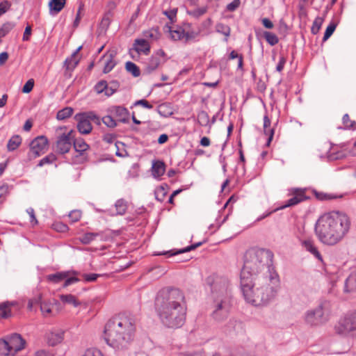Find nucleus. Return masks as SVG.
I'll return each instance as SVG.
<instances>
[{
	"mask_svg": "<svg viewBox=\"0 0 356 356\" xmlns=\"http://www.w3.org/2000/svg\"><path fill=\"white\" fill-rule=\"evenodd\" d=\"M286 62V59L285 58V57L281 56L280 58V60L277 65L276 70L277 72H281L284 69Z\"/></svg>",
	"mask_w": 356,
	"mask_h": 356,
	"instance_id": "obj_64",
	"label": "nucleus"
},
{
	"mask_svg": "<svg viewBox=\"0 0 356 356\" xmlns=\"http://www.w3.org/2000/svg\"><path fill=\"white\" fill-rule=\"evenodd\" d=\"M65 0H51L49 2V12L51 15L58 13L64 7Z\"/></svg>",
	"mask_w": 356,
	"mask_h": 356,
	"instance_id": "obj_22",
	"label": "nucleus"
},
{
	"mask_svg": "<svg viewBox=\"0 0 356 356\" xmlns=\"http://www.w3.org/2000/svg\"><path fill=\"white\" fill-rule=\"evenodd\" d=\"M115 54L113 53L109 54V55H104L102 58H106L104 67L103 70V72L106 74L111 72L113 68L115 66L116 63L114 61Z\"/></svg>",
	"mask_w": 356,
	"mask_h": 356,
	"instance_id": "obj_24",
	"label": "nucleus"
},
{
	"mask_svg": "<svg viewBox=\"0 0 356 356\" xmlns=\"http://www.w3.org/2000/svg\"><path fill=\"white\" fill-rule=\"evenodd\" d=\"M342 120H343V124L346 127H353V124H355V122L354 121H351L350 120V117L348 115V114H345L343 116V118H342Z\"/></svg>",
	"mask_w": 356,
	"mask_h": 356,
	"instance_id": "obj_60",
	"label": "nucleus"
},
{
	"mask_svg": "<svg viewBox=\"0 0 356 356\" xmlns=\"http://www.w3.org/2000/svg\"><path fill=\"white\" fill-rule=\"evenodd\" d=\"M245 300L254 305L264 306L273 301L280 289V280L275 268H270L267 273L255 277V280L241 286Z\"/></svg>",
	"mask_w": 356,
	"mask_h": 356,
	"instance_id": "obj_2",
	"label": "nucleus"
},
{
	"mask_svg": "<svg viewBox=\"0 0 356 356\" xmlns=\"http://www.w3.org/2000/svg\"><path fill=\"white\" fill-rule=\"evenodd\" d=\"M81 217V212L79 210H74L69 214V218L72 222H76L79 220Z\"/></svg>",
	"mask_w": 356,
	"mask_h": 356,
	"instance_id": "obj_51",
	"label": "nucleus"
},
{
	"mask_svg": "<svg viewBox=\"0 0 356 356\" xmlns=\"http://www.w3.org/2000/svg\"><path fill=\"white\" fill-rule=\"evenodd\" d=\"M99 234L98 233L93 232H88L84 234L81 237L79 238L81 243L84 245L90 244L92 241H94L97 236Z\"/></svg>",
	"mask_w": 356,
	"mask_h": 356,
	"instance_id": "obj_38",
	"label": "nucleus"
},
{
	"mask_svg": "<svg viewBox=\"0 0 356 356\" xmlns=\"http://www.w3.org/2000/svg\"><path fill=\"white\" fill-rule=\"evenodd\" d=\"M69 275L70 272L67 271L58 272L54 274L48 275L47 279L49 282L54 283H58L62 280H64L65 278H67L69 276Z\"/></svg>",
	"mask_w": 356,
	"mask_h": 356,
	"instance_id": "obj_25",
	"label": "nucleus"
},
{
	"mask_svg": "<svg viewBox=\"0 0 356 356\" xmlns=\"http://www.w3.org/2000/svg\"><path fill=\"white\" fill-rule=\"evenodd\" d=\"M350 222L348 216L339 211H331L322 215L316 222L315 232L324 244L334 245L348 233Z\"/></svg>",
	"mask_w": 356,
	"mask_h": 356,
	"instance_id": "obj_3",
	"label": "nucleus"
},
{
	"mask_svg": "<svg viewBox=\"0 0 356 356\" xmlns=\"http://www.w3.org/2000/svg\"><path fill=\"white\" fill-rule=\"evenodd\" d=\"M314 193L315 197L318 200H321V201L330 200L335 199L337 197V196L333 195L332 194L325 193L323 192H318L316 191H314Z\"/></svg>",
	"mask_w": 356,
	"mask_h": 356,
	"instance_id": "obj_44",
	"label": "nucleus"
},
{
	"mask_svg": "<svg viewBox=\"0 0 356 356\" xmlns=\"http://www.w3.org/2000/svg\"><path fill=\"white\" fill-rule=\"evenodd\" d=\"M128 204L127 202L124 199L118 200L115 204V214L116 215H124L127 210Z\"/></svg>",
	"mask_w": 356,
	"mask_h": 356,
	"instance_id": "obj_29",
	"label": "nucleus"
},
{
	"mask_svg": "<svg viewBox=\"0 0 356 356\" xmlns=\"http://www.w3.org/2000/svg\"><path fill=\"white\" fill-rule=\"evenodd\" d=\"M264 36L266 42L271 46L275 45L279 42L277 36L273 33L265 31L264 33Z\"/></svg>",
	"mask_w": 356,
	"mask_h": 356,
	"instance_id": "obj_40",
	"label": "nucleus"
},
{
	"mask_svg": "<svg viewBox=\"0 0 356 356\" xmlns=\"http://www.w3.org/2000/svg\"><path fill=\"white\" fill-rule=\"evenodd\" d=\"M6 341L10 349L14 351V355L25 348L26 341L19 334H12Z\"/></svg>",
	"mask_w": 356,
	"mask_h": 356,
	"instance_id": "obj_15",
	"label": "nucleus"
},
{
	"mask_svg": "<svg viewBox=\"0 0 356 356\" xmlns=\"http://www.w3.org/2000/svg\"><path fill=\"white\" fill-rule=\"evenodd\" d=\"M200 34L199 31H185L184 38L186 41H189L195 39Z\"/></svg>",
	"mask_w": 356,
	"mask_h": 356,
	"instance_id": "obj_55",
	"label": "nucleus"
},
{
	"mask_svg": "<svg viewBox=\"0 0 356 356\" xmlns=\"http://www.w3.org/2000/svg\"><path fill=\"white\" fill-rule=\"evenodd\" d=\"M155 198L159 202H163L167 195V191L164 186L157 187L154 191Z\"/></svg>",
	"mask_w": 356,
	"mask_h": 356,
	"instance_id": "obj_41",
	"label": "nucleus"
},
{
	"mask_svg": "<svg viewBox=\"0 0 356 356\" xmlns=\"http://www.w3.org/2000/svg\"><path fill=\"white\" fill-rule=\"evenodd\" d=\"M118 87H119V83L118 81H112L111 83L110 86H108L107 85L106 95L108 97L111 96L113 94L115 93V92L117 90Z\"/></svg>",
	"mask_w": 356,
	"mask_h": 356,
	"instance_id": "obj_48",
	"label": "nucleus"
},
{
	"mask_svg": "<svg viewBox=\"0 0 356 356\" xmlns=\"http://www.w3.org/2000/svg\"><path fill=\"white\" fill-rule=\"evenodd\" d=\"M134 105L135 106H137V105H140L146 108H148V109H151L153 108V106L149 104L147 100L145 99H140V100H138L136 101L135 103H134Z\"/></svg>",
	"mask_w": 356,
	"mask_h": 356,
	"instance_id": "obj_61",
	"label": "nucleus"
},
{
	"mask_svg": "<svg viewBox=\"0 0 356 356\" xmlns=\"http://www.w3.org/2000/svg\"><path fill=\"white\" fill-rule=\"evenodd\" d=\"M337 27V25L334 23H330L328 26L327 27L324 35L323 38V41H326L328 40V38L332 35L334 33L335 29Z\"/></svg>",
	"mask_w": 356,
	"mask_h": 356,
	"instance_id": "obj_46",
	"label": "nucleus"
},
{
	"mask_svg": "<svg viewBox=\"0 0 356 356\" xmlns=\"http://www.w3.org/2000/svg\"><path fill=\"white\" fill-rule=\"evenodd\" d=\"M40 310L42 312V313L46 316L47 314H51V309L50 307V305L49 303H47V302H42L40 301Z\"/></svg>",
	"mask_w": 356,
	"mask_h": 356,
	"instance_id": "obj_53",
	"label": "nucleus"
},
{
	"mask_svg": "<svg viewBox=\"0 0 356 356\" xmlns=\"http://www.w3.org/2000/svg\"><path fill=\"white\" fill-rule=\"evenodd\" d=\"M108 113L117 118V121L127 123L129 121V111L122 106H112L107 110Z\"/></svg>",
	"mask_w": 356,
	"mask_h": 356,
	"instance_id": "obj_14",
	"label": "nucleus"
},
{
	"mask_svg": "<svg viewBox=\"0 0 356 356\" xmlns=\"http://www.w3.org/2000/svg\"><path fill=\"white\" fill-rule=\"evenodd\" d=\"M330 318V303L321 302L315 308L307 310L304 316L305 322L310 326H319L325 324Z\"/></svg>",
	"mask_w": 356,
	"mask_h": 356,
	"instance_id": "obj_7",
	"label": "nucleus"
},
{
	"mask_svg": "<svg viewBox=\"0 0 356 356\" xmlns=\"http://www.w3.org/2000/svg\"><path fill=\"white\" fill-rule=\"evenodd\" d=\"M76 128L80 134L87 135L92 130V122L101 125V118L95 111L80 112L74 115Z\"/></svg>",
	"mask_w": 356,
	"mask_h": 356,
	"instance_id": "obj_8",
	"label": "nucleus"
},
{
	"mask_svg": "<svg viewBox=\"0 0 356 356\" xmlns=\"http://www.w3.org/2000/svg\"><path fill=\"white\" fill-rule=\"evenodd\" d=\"M240 5V0H233L227 5V10L230 12L234 11Z\"/></svg>",
	"mask_w": 356,
	"mask_h": 356,
	"instance_id": "obj_58",
	"label": "nucleus"
},
{
	"mask_svg": "<svg viewBox=\"0 0 356 356\" xmlns=\"http://www.w3.org/2000/svg\"><path fill=\"white\" fill-rule=\"evenodd\" d=\"M74 140V131L71 130L67 134H63L58 136L56 141L57 152L64 154L70 152Z\"/></svg>",
	"mask_w": 356,
	"mask_h": 356,
	"instance_id": "obj_11",
	"label": "nucleus"
},
{
	"mask_svg": "<svg viewBox=\"0 0 356 356\" xmlns=\"http://www.w3.org/2000/svg\"><path fill=\"white\" fill-rule=\"evenodd\" d=\"M57 159L56 156L53 154L50 153L45 157L42 158L38 163V167H42L44 165L47 164H51L54 161H55Z\"/></svg>",
	"mask_w": 356,
	"mask_h": 356,
	"instance_id": "obj_42",
	"label": "nucleus"
},
{
	"mask_svg": "<svg viewBox=\"0 0 356 356\" xmlns=\"http://www.w3.org/2000/svg\"><path fill=\"white\" fill-rule=\"evenodd\" d=\"M136 332L134 318L120 314L108 320L105 325L104 339L106 343L116 350L127 348L134 339Z\"/></svg>",
	"mask_w": 356,
	"mask_h": 356,
	"instance_id": "obj_4",
	"label": "nucleus"
},
{
	"mask_svg": "<svg viewBox=\"0 0 356 356\" xmlns=\"http://www.w3.org/2000/svg\"><path fill=\"white\" fill-rule=\"evenodd\" d=\"M14 351L10 349L7 341L0 339V356H14Z\"/></svg>",
	"mask_w": 356,
	"mask_h": 356,
	"instance_id": "obj_30",
	"label": "nucleus"
},
{
	"mask_svg": "<svg viewBox=\"0 0 356 356\" xmlns=\"http://www.w3.org/2000/svg\"><path fill=\"white\" fill-rule=\"evenodd\" d=\"M60 299L63 303L72 305L75 307L80 305L79 300L72 294H62L60 296Z\"/></svg>",
	"mask_w": 356,
	"mask_h": 356,
	"instance_id": "obj_32",
	"label": "nucleus"
},
{
	"mask_svg": "<svg viewBox=\"0 0 356 356\" xmlns=\"http://www.w3.org/2000/svg\"><path fill=\"white\" fill-rule=\"evenodd\" d=\"M48 149V139L44 136H40L34 138L30 144L29 156L30 159H35L44 154Z\"/></svg>",
	"mask_w": 356,
	"mask_h": 356,
	"instance_id": "obj_10",
	"label": "nucleus"
},
{
	"mask_svg": "<svg viewBox=\"0 0 356 356\" xmlns=\"http://www.w3.org/2000/svg\"><path fill=\"white\" fill-rule=\"evenodd\" d=\"M27 213L30 216V222L34 225L38 224V220L35 218L34 209L31 207L27 209L26 210Z\"/></svg>",
	"mask_w": 356,
	"mask_h": 356,
	"instance_id": "obj_59",
	"label": "nucleus"
},
{
	"mask_svg": "<svg viewBox=\"0 0 356 356\" xmlns=\"http://www.w3.org/2000/svg\"><path fill=\"white\" fill-rule=\"evenodd\" d=\"M9 193V186L3 184L0 186V204L3 203Z\"/></svg>",
	"mask_w": 356,
	"mask_h": 356,
	"instance_id": "obj_47",
	"label": "nucleus"
},
{
	"mask_svg": "<svg viewBox=\"0 0 356 356\" xmlns=\"http://www.w3.org/2000/svg\"><path fill=\"white\" fill-rule=\"evenodd\" d=\"M133 51L139 54L143 53L147 55L150 51V46L148 42L145 39H136L134 43V47L129 50V54L132 58H134Z\"/></svg>",
	"mask_w": 356,
	"mask_h": 356,
	"instance_id": "obj_16",
	"label": "nucleus"
},
{
	"mask_svg": "<svg viewBox=\"0 0 356 356\" xmlns=\"http://www.w3.org/2000/svg\"><path fill=\"white\" fill-rule=\"evenodd\" d=\"M289 194L293 195V197L286 202L285 204L282 207V209L295 206L301 202L309 199V197L305 194L306 188H292L289 189Z\"/></svg>",
	"mask_w": 356,
	"mask_h": 356,
	"instance_id": "obj_12",
	"label": "nucleus"
},
{
	"mask_svg": "<svg viewBox=\"0 0 356 356\" xmlns=\"http://www.w3.org/2000/svg\"><path fill=\"white\" fill-rule=\"evenodd\" d=\"M73 108L71 107H65L60 110L56 115V118L59 120H63L70 118L73 114Z\"/></svg>",
	"mask_w": 356,
	"mask_h": 356,
	"instance_id": "obj_36",
	"label": "nucleus"
},
{
	"mask_svg": "<svg viewBox=\"0 0 356 356\" xmlns=\"http://www.w3.org/2000/svg\"><path fill=\"white\" fill-rule=\"evenodd\" d=\"M165 28L170 32L171 37L175 40H179L184 38L185 31L179 27L176 30H172L171 27L166 26Z\"/></svg>",
	"mask_w": 356,
	"mask_h": 356,
	"instance_id": "obj_33",
	"label": "nucleus"
},
{
	"mask_svg": "<svg viewBox=\"0 0 356 356\" xmlns=\"http://www.w3.org/2000/svg\"><path fill=\"white\" fill-rule=\"evenodd\" d=\"M41 300V297L38 296V298H35L33 299L29 300L28 302V308L31 310L34 305H40Z\"/></svg>",
	"mask_w": 356,
	"mask_h": 356,
	"instance_id": "obj_63",
	"label": "nucleus"
},
{
	"mask_svg": "<svg viewBox=\"0 0 356 356\" xmlns=\"http://www.w3.org/2000/svg\"><path fill=\"white\" fill-rule=\"evenodd\" d=\"M155 311L161 323L176 329L185 323L186 302L184 293L177 288H164L159 291L154 302Z\"/></svg>",
	"mask_w": 356,
	"mask_h": 356,
	"instance_id": "obj_1",
	"label": "nucleus"
},
{
	"mask_svg": "<svg viewBox=\"0 0 356 356\" xmlns=\"http://www.w3.org/2000/svg\"><path fill=\"white\" fill-rule=\"evenodd\" d=\"M177 8H173L169 10L163 11V14L170 20L171 23H173L176 19V15Z\"/></svg>",
	"mask_w": 356,
	"mask_h": 356,
	"instance_id": "obj_50",
	"label": "nucleus"
},
{
	"mask_svg": "<svg viewBox=\"0 0 356 356\" xmlns=\"http://www.w3.org/2000/svg\"><path fill=\"white\" fill-rule=\"evenodd\" d=\"M21 143L22 138L19 135H15L8 140L7 147L9 151H14L20 145Z\"/></svg>",
	"mask_w": 356,
	"mask_h": 356,
	"instance_id": "obj_34",
	"label": "nucleus"
},
{
	"mask_svg": "<svg viewBox=\"0 0 356 356\" xmlns=\"http://www.w3.org/2000/svg\"><path fill=\"white\" fill-rule=\"evenodd\" d=\"M201 244H202V243H197L189 245L185 248L179 250L177 252H172V250H170V251L157 253L156 255H168V257H172V256H175L178 254H181V253L189 252L192 250L195 249L196 248L200 246Z\"/></svg>",
	"mask_w": 356,
	"mask_h": 356,
	"instance_id": "obj_23",
	"label": "nucleus"
},
{
	"mask_svg": "<svg viewBox=\"0 0 356 356\" xmlns=\"http://www.w3.org/2000/svg\"><path fill=\"white\" fill-rule=\"evenodd\" d=\"M338 334L356 338V312L346 316L335 326Z\"/></svg>",
	"mask_w": 356,
	"mask_h": 356,
	"instance_id": "obj_9",
	"label": "nucleus"
},
{
	"mask_svg": "<svg viewBox=\"0 0 356 356\" xmlns=\"http://www.w3.org/2000/svg\"><path fill=\"white\" fill-rule=\"evenodd\" d=\"M82 356H104L100 350L95 348H89Z\"/></svg>",
	"mask_w": 356,
	"mask_h": 356,
	"instance_id": "obj_54",
	"label": "nucleus"
},
{
	"mask_svg": "<svg viewBox=\"0 0 356 356\" xmlns=\"http://www.w3.org/2000/svg\"><path fill=\"white\" fill-rule=\"evenodd\" d=\"M125 68L127 72L131 73L134 77H138L140 74L139 67L134 63L128 61L125 64Z\"/></svg>",
	"mask_w": 356,
	"mask_h": 356,
	"instance_id": "obj_37",
	"label": "nucleus"
},
{
	"mask_svg": "<svg viewBox=\"0 0 356 356\" xmlns=\"http://www.w3.org/2000/svg\"><path fill=\"white\" fill-rule=\"evenodd\" d=\"M15 305V302H3L0 303V311L2 312L1 316L3 318H7L11 316L10 307Z\"/></svg>",
	"mask_w": 356,
	"mask_h": 356,
	"instance_id": "obj_28",
	"label": "nucleus"
},
{
	"mask_svg": "<svg viewBox=\"0 0 356 356\" xmlns=\"http://www.w3.org/2000/svg\"><path fill=\"white\" fill-rule=\"evenodd\" d=\"M165 166L163 161H157L152 165V175L154 177H160L165 172Z\"/></svg>",
	"mask_w": 356,
	"mask_h": 356,
	"instance_id": "obj_27",
	"label": "nucleus"
},
{
	"mask_svg": "<svg viewBox=\"0 0 356 356\" xmlns=\"http://www.w3.org/2000/svg\"><path fill=\"white\" fill-rule=\"evenodd\" d=\"M211 294L213 299V311L211 316L216 321L225 320L231 307V291L229 280L225 277H217L211 284Z\"/></svg>",
	"mask_w": 356,
	"mask_h": 356,
	"instance_id": "obj_6",
	"label": "nucleus"
},
{
	"mask_svg": "<svg viewBox=\"0 0 356 356\" xmlns=\"http://www.w3.org/2000/svg\"><path fill=\"white\" fill-rule=\"evenodd\" d=\"M11 7V3L8 1H3L0 3V16L3 14L6 13L8 10H10Z\"/></svg>",
	"mask_w": 356,
	"mask_h": 356,
	"instance_id": "obj_52",
	"label": "nucleus"
},
{
	"mask_svg": "<svg viewBox=\"0 0 356 356\" xmlns=\"http://www.w3.org/2000/svg\"><path fill=\"white\" fill-rule=\"evenodd\" d=\"M273 252L266 249H250L244 256V264L241 272V286L248 284L259 277L267 273L273 265Z\"/></svg>",
	"mask_w": 356,
	"mask_h": 356,
	"instance_id": "obj_5",
	"label": "nucleus"
},
{
	"mask_svg": "<svg viewBox=\"0 0 356 356\" xmlns=\"http://www.w3.org/2000/svg\"><path fill=\"white\" fill-rule=\"evenodd\" d=\"M65 282L63 284V287H67L74 283H76L79 281V279L76 277H67L65 279Z\"/></svg>",
	"mask_w": 356,
	"mask_h": 356,
	"instance_id": "obj_62",
	"label": "nucleus"
},
{
	"mask_svg": "<svg viewBox=\"0 0 356 356\" xmlns=\"http://www.w3.org/2000/svg\"><path fill=\"white\" fill-rule=\"evenodd\" d=\"M100 274H96V273H90V274H83V277L85 280V281L91 282H95L97 277H100Z\"/></svg>",
	"mask_w": 356,
	"mask_h": 356,
	"instance_id": "obj_57",
	"label": "nucleus"
},
{
	"mask_svg": "<svg viewBox=\"0 0 356 356\" xmlns=\"http://www.w3.org/2000/svg\"><path fill=\"white\" fill-rule=\"evenodd\" d=\"M271 121L267 115H265L264 117V134L266 135H269V137L267 140V145H269L274 135V129H270L269 130L267 129L268 127L270 126Z\"/></svg>",
	"mask_w": 356,
	"mask_h": 356,
	"instance_id": "obj_26",
	"label": "nucleus"
},
{
	"mask_svg": "<svg viewBox=\"0 0 356 356\" xmlns=\"http://www.w3.org/2000/svg\"><path fill=\"white\" fill-rule=\"evenodd\" d=\"M82 48L81 46L78 47L74 53L70 56V57L67 58L64 62V66L65 67L67 70L72 71L73 70L76 65H78L79 60L76 58V55L78 54L79 51Z\"/></svg>",
	"mask_w": 356,
	"mask_h": 356,
	"instance_id": "obj_18",
	"label": "nucleus"
},
{
	"mask_svg": "<svg viewBox=\"0 0 356 356\" xmlns=\"http://www.w3.org/2000/svg\"><path fill=\"white\" fill-rule=\"evenodd\" d=\"M302 245L306 249V250L312 254L318 260L322 261V257L315 246L314 241L310 238L303 240L302 241Z\"/></svg>",
	"mask_w": 356,
	"mask_h": 356,
	"instance_id": "obj_19",
	"label": "nucleus"
},
{
	"mask_svg": "<svg viewBox=\"0 0 356 356\" xmlns=\"http://www.w3.org/2000/svg\"><path fill=\"white\" fill-rule=\"evenodd\" d=\"M103 122L107 127L114 128L118 125L117 120H114V117L109 113L101 118V123Z\"/></svg>",
	"mask_w": 356,
	"mask_h": 356,
	"instance_id": "obj_39",
	"label": "nucleus"
},
{
	"mask_svg": "<svg viewBox=\"0 0 356 356\" xmlns=\"http://www.w3.org/2000/svg\"><path fill=\"white\" fill-rule=\"evenodd\" d=\"M323 19L321 17H316L313 22V25L311 29V31L314 35H316L318 33L321 25L323 24Z\"/></svg>",
	"mask_w": 356,
	"mask_h": 356,
	"instance_id": "obj_45",
	"label": "nucleus"
},
{
	"mask_svg": "<svg viewBox=\"0 0 356 356\" xmlns=\"http://www.w3.org/2000/svg\"><path fill=\"white\" fill-rule=\"evenodd\" d=\"M107 85L108 84L106 81L102 80L95 85V89L98 94L102 93L103 92L106 93Z\"/></svg>",
	"mask_w": 356,
	"mask_h": 356,
	"instance_id": "obj_49",
	"label": "nucleus"
},
{
	"mask_svg": "<svg viewBox=\"0 0 356 356\" xmlns=\"http://www.w3.org/2000/svg\"><path fill=\"white\" fill-rule=\"evenodd\" d=\"M73 146L75 151L79 152L80 155H84L85 152L89 149V145L81 138H74Z\"/></svg>",
	"mask_w": 356,
	"mask_h": 356,
	"instance_id": "obj_21",
	"label": "nucleus"
},
{
	"mask_svg": "<svg viewBox=\"0 0 356 356\" xmlns=\"http://www.w3.org/2000/svg\"><path fill=\"white\" fill-rule=\"evenodd\" d=\"M34 86V81L33 79H29L26 81V83L24 85L22 88V92L24 93H29L30 92Z\"/></svg>",
	"mask_w": 356,
	"mask_h": 356,
	"instance_id": "obj_56",
	"label": "nucleus"
},
{
	"mask_svg": "<svg viewBox=\"0 0 356 356\" xmlns=\"http://www.w3.org/2000/svg\"><path fill=\"white\" fill-rule=\"evenodd\" d=\"M64 332L61 330L51 331L47 334V343L50 346H54L60 343L63 339Z\"/></svg>",
	"mask_w": 356,
	"mask_h": 356,
	"instance_id": "obj_17",
	"label": "nucleus"
},
{
	"mask_svg": "<svg viewBox=\"0 0 356 356\" xmlns=\"http://www.w3.org/2000/svg\"><path fill=\"white\" fill-rule=\"evenodd\" d=\"M113 16V13L111 10H108V12H106L104 14V15L102 17V19L100 22V27L103 30L106 31L108 28V26L111 22Z\"/></svg>",
	"mask_w": 356,
	"mask_h": 356,
	"instance_id": "obj_35",
	"label": "nucleus"
},
{
	"mask_svg": "<svg viewBox=\"0 0 356 356\" xmlns=\"http://www.w3.org/2000/svg\"><path fill=\"white\" fill-rule=\"evenodd\" d=\"M344 292L351 293L356 291V272L352 273L346 280Z\"/></svg>",
	"mask_w": 356,
	"mask_h": 356,
	"instance_id": "obj_20",
	"label": "nucleus"
},
{
	"mask_svg": "<svg viewBox=\"0 0 356 356\" xmlns=\"http://www.w3.org/2000/svg\"><path fill=\"white\" fill-rule=\"evenodd\" d=\"M216 32L221 33L225 36V41L227 42L228 38L230 35L231 29L228 25H226L222 23H218L216 25Z\"/></svg>",
	"mask_w": 356,
	"mask_h": 356,
	"instance_id": "obj_31",
	"label": "nucleus"
},
{
	"mask_svg": "<svg viewBox=\"0 0 356 356\" xmlns=\"http://www.w3.org/2000/svg\"><path fill=\"white\" fill-rule=\"evenodd\" d=\"M207 6H203L194 10H188L187 13L195 18H198L207 13Z\"/></svg>",
	"mask_w": 356,
	"mask_h": 356,
	"instance_id": "obj_43",
	"label": "nucleus"
},
{
	"mask_svg": "<svg viewBox=\"0 0 356 356\" xmlns=\"http://www.w3.org/2000/svg\"><path fill=\"white\" fill-rule=\"evenodd\" d=\"M165 52L162 49L158 50L154 54L146 64L143 73L149 74L155 71L161 63L165 61Z\"/></svg>",
	"mask_w": 356,
	"mask_h": 356,
	"instance_id": "obj_13",
	"label": "nucleus"
}]
</instances>
